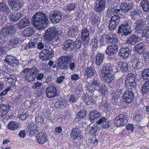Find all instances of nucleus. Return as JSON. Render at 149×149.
<instances>
[{
  "label": "nucleus",
  "mask_w": 149,
  "mask_h": 149,
  "mask_svg": "<svg viewBox=\"0 0 149 149\" xmlns=\"http://www.w3.org/2000/svg\"><path fill=\"white\" fill-rule=\"evenodd\" d=\"M32 21L37 29L40 30L45 29L49 22L47 16L42 12L36 13L33 16Z\"/></svg>",
  "instance_id": "f257e3e1"
},
{
  "label": "nucleus",
  "mask_w": 149,
  "mask_h": 149,
  "mask_svg": "<svg viewBox=\"0 0 149 149\" xmlns=\"http://www.w3.org/2000/svg\"><path fill=\"white\" fill-rule=\"evenodd\" d=\"M61 32L58 29L54 26L51 27L45 31L44 37L45 40L48 42L54 40V41H57L61 37Z\"/></svg>",
  "instance_id": "f03ea898"
},
{
  "label": "nucleus",
  "mask_w": 149,
  "mask_h": 149,
  "mask_svg": "<svg viewBox=\"0 0 149 149\" xmlns=\"http://www.w3.org/2000/svg\"><path fill=\"white\" fill-rule=\"evenodd\" d=\"M22 72L24 74L23 78L26 81L31 83L35 79L38 72V69L36 67L33 66L30 68H24L22 71Z\"/></svg>",
  "instance_id": "7ed1b4c3"
},
{
  "label": "nucleus",
  "mask_w": 149,
  "mask_h": 149,
  "mask_svg": "<svg viewBox=\"0 0 149 149\" xmlns=\"http://www.w3.org/2000/svg\"><path fill=\"white\" fill-rule=\"evenodd\" d=\"M16 30L15 24L12 23H8L1 29L0 34L6 38L9 35H12L14 34Z\"/></svg>",
  "instance_id": "20e7f679"
},
{
  "label": "nucleus",
  "mask_w": 149,
  "mask_h": 149,
  "mask_svg": "<svg viewBox=\"0 0 149 149\" xmlns=\"http://www.w3.org/2000/svg\"><path fill=\"white\" fill-rule=\"evenodd\" d=\"M131 22L126 21L125 22L121 25L118 27V33L122 36H127L131 33L132 31L129 26Z\"/></svg>",
  "instance_id": "39448f33"
},
{
  "label": "nucleus",
  "mask_w": 149,
  "mask_h": 149,
  "mask_svg": "<svg viewBox=\"0 0 149 149\" xmlns=\"http://www.w3.org/2000/svg\"><path fill=\"white\" fill-rule=\"evenodd\" d=\"M54 52L53 49L49 48L45 49L41 51L39 55V58L42 60L46 61L50 60L54 56Z\"/></svg>",
  "instance_id": "423d86ee"
},
{
  "label": "nucleus",
  "mask_w": 149,
  "mask_h": 149,
  "mask_svg": "<svg viewBox=\"0 0 149 149\" xmlns=\"http://www.w3.org/2000/svg\"><path fill=\"white\" fill-rule=\"evenodd\" d=\"M106 2L105 0H96L94 3L93 9L95 11L101 14L104 10Z\"/></svg>",
  "instance_id": "0eeeda50"
},
{
  "label": "nucleus",
  "mask_w": 149,
  "mask_h": 149,
  "mask_svg": "<svg viewBox=\"0 0 149 149\" xmlns=\"http://www.w3.org/2000/svg\"><path fill=\"white\" fill-rule=\"evenodd\" d=\"M62 13L59 10H57L52 11L50 13L49 19L54 24L58 23L61 20Z\"/></svg>",
  "instance_id": "6e6552de"
},
{
  "label": "nucleus",
  "mask_w": 149,
  "mask_h": 149,
  "mask_svg": "<svg viewBox=\"0 0 149 149\" xmlns=\"http://www.w3.org/2000/svg\"><path fill=\"white\" fill-rule=\"evenodd\" d=\"M122 16V14L119 13L111 17V19L109 21V28L110 30H112L116 28L120 21V17Z\"/></svg>",
  "instance_id": "1a4fd4ad"
},
{
  "label": "nucleus",
  "mask_w": 149,
  "mask_h": 149,
  "mask_svg": "<svg viewBox=\"0 0 149 149\" xmlns=\"http://www.w3.org/2000/svg\"><path fill=\"white\" fill-rule=\"evenodd\" d=\"M146 18H143L140 19L136 22L135 30L136 33L139 35H141L143 29L146 25Z\"/></svg>",
  "instance_id": "9d476101"
},
{
  "label": "nucleus",
  "mask_w": 149,
  "mask_h": 149,
  "mask_svg": "<svg viewBox=\"0 0 149 149\" xmlns=\"http://www.w3.org/2000/svg\"><path fill=\"white\" fill-rule=\"evenodd\" d=\"M127 118L125 115L120 114L114 120L113 123L118 127L124 126L128 123Z\"/></svg>",
  "instance_id": "9b49d317"
},
{
  "label": "nucleus",
  "mask_w": 149,
  "mask_h": 149,
  "mask_svg": "<svg viewBox=\"0 0 149 149\" xmlns=\"http://www.w3.org/2000/svg\"><path fill=\"white\" fill-rule=\"evenodd\" d=\"M9 6L14 11H18L20 10L22 4L18 0H8Z\"/></svg>",
  "instance_id": "f8f14e48"
},
{
  "label": "nucleus",
  "mask_w": 149,
  "mask_h": 149,
  "mask_svg": "<svg viewBox=\"0 0 149 149\" xmlns=\"http://www.w3.org/2000/svg\"><path fill=\"white\" fill-rule=\"evenodd\" d=\"M46 94L49 98L54 97L57 94V91L55 87L50 86H48L46 89Z\"/></svg>",
  "instance_id": "ddd939ff"
},
{
  "label": "nucleus",
  "mask_w": 149,
  "mask_h": 149,
  "mask_svg": "<svg viewBox=\"0 0 149 149\" xmlns=\"http://www.w3.org/2000/svg\"><path fill=\"white\" fill-rule=\"evenodd\" d=\"M134 96L132 91L127 90L123 94V101L127 103H130L133 100Z\"/></svg>",
  "instance_id": "4468645a"
},
{
  "label": "nucleus",
  "mask_w": 149,
  "mask_h": 149,
  "mask_svg": "<svg viewBox=\"0 0 149 149\" xmlns=\"http://www.w3.org/2000/svg\"><path fill=\"white\" fill-rule=\"evenodd\" d=\"M101 68H102L100 71L99 74H102V75H103V74L112 73V67L110 64L105 63Z\"/></svg>",
  "instance_id": "2eb2a0df"
},
{
  "label": "nucleus",
  "mask_w": 149,
  "mask_h": 149,
  "mask_svg": "<svg viewBox=\"0 0 149 149\" xmlns=\"http://www.w3.org/2000/svg\"><path fill=\"white\" fill-rule=\"evenodd\" d=\"M81 130L78 127L73 128L72 130L70 136L73 139H80L82 137L81 135Z\"/></svg>",
  "instance_id": "dca6fc26"
},
{
  "label": "nucleus",
  "mask_w": 149,
  "mask_h": 149,
  "mask_svg": "<svg viewBox=\"0 0 149 149\" xmlns=\"http://www.w3.org/2000/svg\"><path fill=\"white\" fill-rule=\"evenodd\" d=\"M130 49L127 47H123L119 51V55L124 58H127L130 54L131 51Z\"/></svg>",
  "instance_id": "f3484780"
},
{
  "label": "nucleus",
  "mask_w": 149,
  "mask_h": 149,
  "mask_svg": "<svg viewBox=\"0 0 149 149\" xmlns=\"http://www.w3.org/2000/svg\"><path fill=\"white\" fill-rule=\"evenodd\" d=\"M118 49V46L116 44L108 46L105 52L107 55L112 56L116 53Z\"/></svg>",
  "instance_id": "a211bd4d"
},
{
  "label": "nucleus",
  "mask_w": 149,
  "mask_h": 149,
  "mask_svg": "<svg viewBox=\"0 0 149 149\" xmlns=\"http://www.w3.org/2000/svg\"><path fill=\"white\" fill-rule=\"evenodd\" d=\"M74 42L73 40L68 39L65 41L62 45L63 49L66 51H71L73 49Z\"/></svg>",
  "instance_id": "6ab92c4d"
},
{
  "label": "nucleus",
  "mask_w": 149,
  "mask_h": 149,
  "mask_svg": "<svg viewBox=\"0 0 149 149\" xmlns=\"http://www.w3.org/2000/svg\"><path fill=\"white\" fill-rule=\"evenodd\" d=\"M10 109L8 105L6 104H0V117L6 115Z\"/></svg>",
  "instance_id": "aec40b11"
},
{
  "label": "nucleus",
  "mask_w": 149,
  "mask_h": 149,
  "mask_svg": "<svg viewBox=\"0 0 149 149\" xmlns=\"http://www.w3.org/2000/svg\"><path fill=\"white\" fill-rule=\"evenodd\" d=\"M134 7L133 3H130L128 4L126 3H122L121 4L120 8L121 10L125 13L129 12Z\"/></svg>",
  "instance_id": "412c9836"
},
{
  "label": "nucleus",
  "mask_w": 149,
  "mask_h": 149,
  "mask_svg": "<svg viewBox=\"0 0 149 149\" xmlns=\"http://www.w3.org/2000/svg\"><path fill=\"white\" fill-rule=\"evenodd\" d=\"M141 40V38L135 34H133L127 41V43L129 45H134L138 42Z\"/></svg>",
  "instance_id": "4be33fe9"
},
{
  "label": "nucleus",
  "mask_w": 149,
  "mask_h": 149,
  "mask_svg": "<svg viewBox=\"0 0 149 149\" xmlns=\"http://www.w3.org/2000/svg\"><path fill=\"white\" fill-rule=\"evenodd\" d=\"M99 76L104 82L110 83L113 80L114 75L112 73H109L103 74V75L100 74Z\"/></svg>",
  "instance_id": "5701e85b"
},
{
  "label": "nucleus",
  "mask_w": 149,
  "mask_h": 149,
  "mask_svg": "<svg viewBox=\"0 0 149 149\" xmlns=\"http://www.w3.org/2000/svg\"><path fill=\"white\" fill-rule=\"evenodd\" d=\"M30 23L29 21L28 18L25 17L24 18L21 19L19 21L17 24V26L20 29L23 28L28 26Z\"/></svg>",
  "instance_id": "b1692460"
},
{
  "label": "nucleus",
  "mask_w": 149,
  "mask_h": 149,
  "mask_svg": "<svg viewBox=\"0 0 149 149\" xmlns=\"http://www.w3.org/2000/svg\"><path fill=\"white\" fill-rule=\"evenodd\" d=\"M100 116V113L96 110H93L90 112L89 113V118L91 122L95 121Z\"/></svg>",
  "instance_id": "393cba45"
},
{
  "label": "nucleus",
  "mask_w": 149,
  "mask_h": 149,
  "mask_svg": "<svg viewBox=\"0 0 149 149\" xmlns=\"http://www.w3.org/2000/svg\"><path fill=\"white\" fill-rule=\"evenodd\" d=\"M107 42L109 44H114L118 42V40L116 35L114 33H110L108 35Z\"/></svg>",
  "instance_id": "a878e982"
},
{
  "label": "nucleus",
  "mask_w": 149,
  "mask_h": 149,
  "mask_svg": "<svg viewBox=\"0 0 149 149\" xmlns=\"http://www.w3.org/2000/svg\"><path fill=\"white\" fill-rule=\"evenodd\" d=\"M136 63L135 68L136 70L141 69L144 66L142 57L139 56L135 57V59Z\"/></svg>",
  "instance_id": "bb28decb"
},
{
  "label": "nucleus",
  "mask_w": 149,
  "mask_h": 149,
  "mask_svg": "<svg viewBox=\"0 0 149 149\" xmlns=\"http://www.w3.org/2000/svg\"><path fill=\"white\" fill-rule=\"evenodd\" d=\"M96 123L98 125L101 124L102 125H100L101 127L103 128H106L108 127L109 124L108 121L106 120L104 117H102L100 118L99 120L96 121Z\"/></svg>",
  "instance_id": "cd10ccee"
},
{
  "label": "nucleus",
  "mask_w": 149,
  "mask_h": 149,
  "mask_svg": "<svg viewBox=\"0 0 149 149\" xmlns=\"http://www.w3.org/2000/svg\"><path fill=\"white\" fill-rule=\"evenodd\" d=\"M78 27L76 26H72L69 30L68 34L69 36L74 37L77 36L79 32Z\"/></svg>",
  "instance_id": "c85d7f7f"
},
{
  "label": "nucleus",
  "mask_w": 149,
  "mask_h": 149,
  "mask_svg": "<svg viewBox=\"0 0 149 149\" xmlns=\"http://www.w3.org/2000/svg\"><path fill=\"white\" fill-rule=\"evenodd\" d=\"M35 32L34 28L32 27L26 28L22 31V34L25 37H29L33 35Z\"/></svg>",
  "instance_id": "c756f323"
},
{
  "label": "nucleus",
  "mask_w": 149,
  "mask_h": 149,
  "mask_svg": "<svg viewBox=\"0 0 149 149\" xmlns=\"http://www.w3.org/2000/svg\"><path fill=\"white\" fill-rule=\"evenodd\" d=\"M140 5L142 8V9L147 13L149 12V1L147 0H142Z\"/></svg>",
  "instance_id": "7c9ffc66"
},
{
  "label": "nucleus",
  "mask_w": 149,
  "mask_h": 149,
  "mask_svg": "<svg viewBox=\"0 0 149 149\" xmlns=\"http://www.w3.org/2000/svg\"><path fill=\"white\" fill-rule=\"evenodd\" d=\"M37 141L40 144H44L47 140L43 132H40L37 135Z\"/></svg>",
  "instance_id": "2f4dec72"
},
{
  "label": "nucleus",
  "mask_w": 149,
  "mask_h": 149,
  "mask_svg": "<svg viewBox=\"0 0 149 149\" xmlns=\"http://www.w3.org/2000/svg\"><path fill=\"white\" fill-rule=\"evenodd\" d=\"M135 51L139 54H142L144 52L145 45L143 43L141 42L136 45L134 47Z\"/></svg>",
  "instance_id": "473e14b6"
},
{
  "label": "nucleus",
  "mask_w": 149,
  "mask_h": 149,
  "mask_svg": "<svg viewBox=\"0 0 149 149\" xmlns=\"http://www.w3.org/2000/svg\"><path fill=\"white\" fill-rule=\"evenodd\" d=\"M141 13L142 11L138 10L131 11L130 15L132 19L136 20L140 17Z\"/></svg>",
  "instance_id": "72a5a7b5"
},
{
  "label": "nucleus",
  "mask_w": 149,
  "mask_h": 149,
  "mask_svg": "<svg viewBox=\"0 0 149 149\" xmlns=\"http://www.w3.org/2000/svg\"><path fill=\"white\" fill-rule=\"evenodd\" d=\"M10 9L8 6L5 3H0V11L3 13L8 15L9 13Z\"/></svg>",
  "instance_id": "f704fd0d"
},
{
  "label": "nucleus",
  "mask_w": 149,
  "mask_h": 149,
  "mask_svg": "<svg viewBox=\"0 0 149 149\" xmlns=\"http://www.w3.org/2000/svg\"><path fill=\"white\" fill-rule=\"evenodd\" d=\"M70 57L68 56H62L59 57L58 61L66 64L70 63L71 61Z\"/></svg>",
  "instance_id": "c9c22d12"
},
{
  "label": "nucleus",
  "mask_w": 149,
  "mask_h": 149,
  "mask_svg": "<svg viewBox=\"0 0 149 149\" xmlns=\"http://www.w3.org/2000/svg\"><path fill=\"white\" fill-rule=\"evenodd\" d=\"M104 54L101 53H98L96 56L95 63L97 65H100L103 62L104 58Z\"/></svg>",
  "instance_id": "e433bc0d"
},
{
  "label": "nucleus",
  "mask_w": 149,
  "mask_h": 149,
  "mask_svg": "<svg viewBox=\"0 0 149 149\" xmlns=\"http://www.w3.org/2000/svg\"><path fill=\"white\" fill-rule=\"evenodd\" d=\"M81 38L83 40H85L89 37V32L87 29H82L81 34Z\"/></svg>",
  "instance_id": "4c0bfd02"
},
{
  "label": "nucleus",
  "mask_w": 149,
  "mask_h": 149,
  "mask_svg": "<svg viewBox=\"0 0 149 149\" xmlns=\"http://www.w3.org/2000/svg\"><path fill=\"white\" fill-rule=\"evenodd\" d=\"M95 71L92 67H88L87 68L85 71L84 74L87 77L90 78L93 75Z\"/></svg>",
  "instance_id": "58836bf2"
},
{
  "label": "nucleus",
  "mask_w": 149,
  "mask_h": 149,
  "mask_svg": "<svg viewBox=\"0 0 149 149\" xmlns=\"http://www.w3.org/2000/svg\"><path fill=\"white\" fill-rule=\"evenodd\" d=\"M37 128L36 126L32 124H31L28 127V128L30 129L29 133V136H35L36 134V130H35L34 129L36 130Z\"/></svg>",
  "instance_id": "ea45409f"
},
{
  "label": "nucleus",
  "mask_w": 149,
  "mask_h": 149,
  "mask_svg": "<svg viewBox=\"0 0 149 149\" xmlns=\"http://www.w3.org/2000/svg\"><path fill=\"white\" fill-rule=\"evenodd\" d=\"M77 3L75 2H72L70 4H66L65 6V10L71 11L74 10L77 6Z\"/></svg>",
  "instance_id": "a19ab883"
},
{
  "label": "nucleus",
  "mask_w": 149,
  "mask_h": 149,
  "mask_svg": "<svg viewBox=\"0 0 149 149\" xmlns=\"http://www.w3.org/2000/svg\"><path fill=\"white\" fill-rule=\"evenodd\" d=\"M36 36H34L32 38V40L33 39L35 40V42H36V45H37V49L40 50H41L44 48V44L42 42H40V40H38V38H36Z\"/></svg>",
  "instance_id": "79ce46f5"
},
{
  "label": "nucleus",
  "mask_w": 149,
  "mask_h": 149,
  "mask_svg": "<svg viewBox=\"0 0 149 149\" xmlns=\"http://www.w3.org/2000/svg\"><path fill=\"white\" fill-rule=\"evenodd\" d=\"M19 127L18 123L15 122L11 121L8 125V128L11 130H16Z\"/></svg>",
  "instance_id": "37998d69"
},
{
  "label": "nucleus",
  "mask_w": 149,
  "mask_h": 149,
  "mask_svg": "<svg viewBox=\"0 0 149 149\" xmlns=\"http://www.w3.org/2000/svg\"><path fill=\"white\" fill-rule=\"evenodd\" d=\"M88 57V54L83 50H81L79 52L78 56L79 58L81 61L87 60Z\"/></svg>",
  "instance_id": "c03bdc74"
},
{
  "label": "nucleus",
  "mask_w": 149,
  "mask_h": 149,
  "mask_svg": "<svg viewBox=\"0 0 149 149\" xmlns=\"http://www.w3.org/2000/svg\"><path fill=\"white\" fill-rule=\"evenodd\" d=\"M20 41L19 38H15L10 40L9 45L10 46H11L13 47H15L17 46Z\"/></svg>",
  "instance_id": "a18cd8bd"
},
{
  "label": "nucleus",
  "mask_w": 149,
  "mask_h": 149,
  "mask_svg": "<svg viewBox=\"0 0 149 149\" xmlns=\"http://www.w3.org/2000/svg\"><path fill=\"white\" fill-rule=\"evenodd\" d=\"M135 77L134 75L132 73L129 74L125 80V83H130L135 84L136 82L135 81Z\"/></svg>",
  "instance_id": "49530a36"
},
{
  "label": "nucleus",
  "mask_w": 149,
  "mask_h": 149,
  "mask_svg": "<svg viewBox=\"0 0 149 149\" xmlns=\"http://www.w3.org/2000/svg\"><path fill=\"white\" fill-rule=\"evenodd\" d=\"M58 65H57V70H65L69 68L68 65V64L62 63L58 61Z\"/></svg>",
  "instance_id": "de8ad7c7"
},
{
  "label": "nucleus",
  "mask_w": 149,
  "mask_h": 149,
  "mask_svg": "<svg viewBox=\"0 0 149 149\" xmlns=\"http://www.w3.org/2000/svg\"><path fill=\"white\" fill-rule=\"evenodd\" d=\"M84 101L87 105H92L94 104L95 102L93 99V97L92 96H88L86 97L84 99Z\"/></svg>",
  "instance_id": "09e8293b"
},
{
  "label": "nucleus",
  "mask_w": 149,
  "mask_h": 149,
  "mask_svg": "<svg viewBox=\"0 0 149 149\" xmlns=\"http://www.w3.org/2000/svg\"><path fill=\"white\" fill-rule=\"evenodd\" d=\"M97 36H94L92 38L91 43V46L92 48H93L94 50L95 49L97 48L98 42Z\"/></svg>",
  "instance_id": "8fccbe9b"
},
{
  "label": "nucleus",
  "mask_w": 149,
  "mask_h": 149,
  "mask_svg": "<svg viewBox=\"0 0 149 149\" xmlns=\"http://www.w3.org/2000/svg\"><path fill=\"white\" fill-rule=\"evenodd\" d=\"M119 68L123 72H127L128 68L127 63L123 62H121L119 63Z\"/></svg>",
  "instance_id": "3c124183"
},
{
  "label": "nucleus",
  "mask_w": 149,
  "mask_h": 149,
  "mask_svg": "<svg viewBox=\"0 0 149 149\" xmlns=\"http://www.w3.org/2000/svg\"><path fill=\"white\" fill-rule=\"evenodd\" d=\"M142 78L145 80H149V68H146L141 73Z\"/></svg>",
  "instance_id": "603ef678"
},
{
  "label": "nucleus",
  "mask_w": 149,
  "mask_h": 149,
  "mask_svg": "<svg viewBox=\"0 0 149 149\" xmlns=\"http://www.w3.org/2000/svg\"><path fill=\"white\" fill-rule=\"evenodd\" d=\"M5 78L6 80V81L10 82H15L16 81L15 77L13 75L10 74L5 76Z\"/></svg>",
  "instance_id": "864d4df0"
},
{
  "label": "nucleus",
  "mask_w": 149,
  "mask_h": 149,
  "mask_svg": "<svg viewBox=\"0 0 149 149\" xmlns=\"http://www.w3.org/2000/svg\"><path fill=\"white\" fill-rule=\"evenodd\" d=\"M123 84L122 79H120L117 81H116L114 82L113 83V85L114 86H116V87L119 90L122 91V90Z\"/></svg>",
  "instance_id": "5fc2aeb1"
},
{
  "label": "nucleus",
  "mask_w": 149,
  "mask_h": 149,
  "mask_svg": "<svg viewBox=\"0 0 149 149\" xmlns=\"http://www.w3.org/2000/svg\"><path fill=\"white\" fill-rule=\"evenodd\" d=\"M142 91L143 93H146L149 90V80L146 81L142 86Z\"/></svg>",
  "instance_id": "6e6d98bb"
},
{
  "label": "nucleus",
  "mask_w": 149,
  "mask_h": 149,
  "mask_svg": "<svg viewBox=\"0 0 149 149\" xmlns=\"http://www.w3.org/2000/svg\"><path fill=\"white\" fill-rule=\"evenodd\" d=\"M77 113L78 114L76 116V119H82L86 116V112L85 109H81Z\"/></svg>",
  "instance_id": "4d7b16f0"
},
{
  "label": "nucleus",
  "mask_w": 149,
  "mask_h": 149,
  "mask_svg": "<svg viewBox=\"0 0 149 149\" xmlns=\"http://www.w3.org/2000/svg\"><path fill=\"white\" fill-rule=\"evenodd\" d=\"M11 69L8 66L5 65L3 68L2 72L5 76L11 73V71H12Z\"/></svg>",
  "instance_id": "13d9d810"
},
{
  "label": "nucleus",
  "mask_w": 149,
  "mask_h": 149,
  "mask_svg": "<svg viewBox=\"0 0 149 149\" xmlns=\"http://www.w3.org/2000/svg\"><path fill=\"white\" fill-rule=\"evenodd\" d=\"M99 87V91L100 92L101 94L103 95H105L107 94L108 93L107 91V88L104 84L100 85Z\"/></svg>",
  "instance_id": "bf43d9fd"
},
{
  "label": "nucleus",
  "mask_w": 149,
  "mask_h": 149,
  "mask_svg": "<svg viewBox=\"0 0 149 149\" xmlns=\"http://www.w3.org/2000/svg\"><path fill=\"white\" fill-rule=\"evenodd\" d=\"M142 35L146 38H149V25L147 24L146 29L143 30Z\"/></svg>",
  "instance_id": "052dcab7"
},
{
  "label": "nucleus",
  "mask_w": 149,
  "mask_h": 149,
  "mask_svg": "<svg viewBox=\"0 0 149 149\" xmlns=\"http://www.w3.org/2000/svg\"><path fill=\"white\" fill-rule=\"evenodd\" d=\"M14 57L11 55H7L6 56L4 61L5 63L9 65L12 61H13L12 60L14 58Z\"/></svg>",
  "instance_id": "680f3d73"
},
{
  "label": "nucleus",
  "mask_w": 149,
  "mask_h": 149,
  "mask_svg": "<svg viewBox=\"0 0 149 149\" xmlns=\"http://www.w3.org/2000/svg\"><path fill=\"white\" fill-rule=\"evenodd\" d=\"M99 20V17L97 16L91 17V22L94 26L97 25Z\"/></svg>",
  "instance_id": "e2e57ef3"
},
{
  "label": "nucleus",
  "mask_w": 149,
  "mask_h": 149,
  "mask_svg": "<svg viewBox=\"0 0 149 149\" xmlns=\"http://www.w3.org/2000/svg\"><path fill=\"white\" fill-rule=\"evenodd\" d=\"M86 90L89 93H93V90H94L95 88L92 86L91 84L88 83L87 84L85 87Z\"/></svg>",
  "instance_id": "0e129e2a"
},
{
  "label": "nucleus",
  "mask_w": 149,
  "mask_h": 149,
  "mask_svg": "<svg viewBox=\"0 0 149 149\" xmlns=\"http://www.w3.org/2000/svg\"><path fill=\"white\" fill-rule=\"evenodd\" d=\"M107 35L103 34L100 36V42L101 44L104 45L105 44L107 40Z\"/></svg>",
  "instance_id": "69168bd1"
},
{
  "label": "nucleus",
  "mask_w": 149,
  "mask_h": 149,
  "mask_svg": "<svg viewBox=\"0 0 149 149\" xmlns=\"http://www.w3.org/2000/svg\"><path fill=\"white\" fill-rule=\"evenodd\" d=\"M81 45V43L79 41L76 42H74V45L72 50L75 49V51H78V49H80V48Z\"/></svg>",
  "instance_id": "338daca9"
},
{
  "label": "nucleus",
  "mask_w": 149,
  "mask_h": 149,
  "mask_svg": "<svg viewBox=\"0 0 149 149\" xmlns=\"http://www.w3.org/2000/svg\"><path fill=\"white\" fill-rule=\"evenodd\" d=\"M12 61L9 65L13 67H16L17 65H19V62L15 57H14V58Z\"/></svg>",
  "instance_id": "774afa93"
}]
</instances>
